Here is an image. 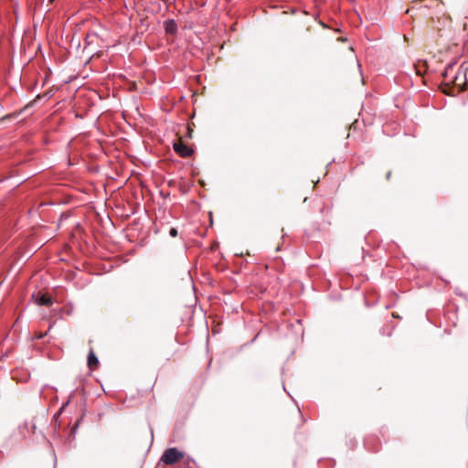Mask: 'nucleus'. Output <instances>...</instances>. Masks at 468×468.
Returning <instances> with one entry per match:
<instances>
[{
	"instance_id": "nucleus-4",
	"label": "nucleus",
	"mask_w": 468,
	"mask_h": 468,
	"mask_svg": "<svg viewBox=\"0 0 468 468\" xmlns=\"http://www.w3.org/2000/svg\"><path fill=\"white\" fill-rule=\"evenodd\" d=\"M87 364H88L89 368L91 371L96 370L99 367V364H100L99 359H98L97 356L95 355L92 348H90L89 351L88 357H87Z\"/></svg>"
},
{
	"instance_id": "nucleus-11",
	"label": "nucleus",
	"mask_w": 468,
	"mask_h": 468,
	"mask_svg": "<svg viewBox=\"0 0 468 468\" xmlns=\"http://www.w3.org/2000/svg\"><path fill=\"white\" fill-rule=\"evenodd\" d=\"M390 177H391V171H388V172L387 173V175H386V178H387V180H389V179H390Z\"/></svg>"
},
{
	"instance_id": "nucleus-2",
	"label": "nucleus",
	"mask_w": 468,
	"mask_h": 468,
	"mask_svg": "<svg viewBox=\"0 0 468 468\" xmlns=\"http://www.w3.org/2000/svg\"><path fill=\"white\" fill-rule=\"evenodd\" d=\"M184 456V452L177 448H168L164 452L161 461L166 465H172L183 459Z\"/></svg>"
},
{
	"instance_id": "nucleus-5",
	"label": "nucleus",
	"mask_w": 468,
	"mask_h": 468,
	"mask_svg": "<svg viewBox=\"0 0 468 468\" xmlns=\"http://www.w3.org/2000/svg\"><path fill=\"white\" fill-rule=\"evenodd\" d=\"M455 72L456 70L453 65H450L445 69L443 73V82L446 86H452V82H450L449 80H453Z\"/></svg>"
},
{
	"instance_id": "nucleus-6",
	"label": "nucleus",
	"mask_w": 468,
	"mask_h": 468,
	"mask_svg": "<svg viewBox=\"0 0 468 468\" xmlns=\"http://www.w3.org/2000/svg\"><path fill=\"white\" fill-rule=\"evenodd\" d=\"M164 27L167 34L173 35L177 31V25L174 19L165 20Z\"/></svg>"
},
{
	"instance_id": "nucleus-8",
	"label": "nucleus",
	"mask_w": 468,
	"mask_h": 468,
	"mask_svg": "<svg viewBox=\"0 0 468 468\" xmlns=\"http://www.w3.org/2000/svg\"><path fill=\"white\" fill-rule=\"evenodd\" d=\"M184 137L187 139H191L193 137V129L189 125L186 127V133Z\"/></svg>"
},
{
	"instance_id": "nucleus-9",
	"label": "nucleus",
	"mask_w": 468,
	"mask_h": 468,
	"mask_svg": "<svg viewBox=\"0 0 468 468\" xmlns=\"http://www.w3.org/2000/svg\"><path fill=\"white\" fill-rule=\"evenodd\" d=\"M169 235L173 238L177 236V229L176 228H171L169 230Z\"/></svg>"
},
{
	"instance_id": "nucleus-10",
	"label": "nucleus",
	"mask_w": 468,
	"mask_h": 468,
	"mask_svg": "<svg viewBox=\"0 0 468 468\" xmlns=\"http://www.w3.org/2000/svg\"><path fill=\"white\" fill-rule=\"evenodd\" d=\"M296 415H297V417H298V419H299L298 426H300V425H302V424H303V416H302V413H301L299 410L296 412Z\"/></svg>"
},
{
	"instance_id": "nucleus-1",
	"label": "nucleus",
	"mask_w": 468,
	"mask_h": 468,
	"mask_svg": "<svg viewBox=\"0 0 468 468\" xmlns=\"http://www.w3.org/2000/svg\"><path fill=\"white\" fill-rule=\"evenodd\" d=\"M453 77V80H449V81L452 82L451 89L452 90L450 93L460 92L461 90H463L466 84L465 72L461 69H458ZM443 92L449 93L445 90Z\"/></svg>"
},
{
	"instance_id": "nucleus-3",
	"label": "nucleus",
	"mask_w": 468,
	"mask_h": 468,
	"mask_svg": "<svg viewBox=\"0 0 468 468\" xmlns=\"http://www.w3.org/2000/svg\"><path fill=\"white\" fill-rule=\"evenodd\" d=\"M173 149L183 158L190 157L194 154V150L183 142L182 137L173 144Z\"/></svg>"
},
{
	"instance_id": "nucleus-12",
	"label": "nucleus",
	"mask_w": 468,
	"mask_h": 468,
	"mask_svg": "<svg viewBox=\"0 0 468 468\" xmlns=\"http://www.w3.org/2000/svg\"><path fill=\"white\" fill-rule=\"evenodd\" d=\"M49 2H53L54 0H48Z\"/></svg>"
},
{
	"instance_id": "nucleus-7",
	"label": "nucleus",
	"mask_w": 468,
	"mask_h": 468,
	"mask_svg": "<svg viewBox=\"0 0 468 468\" xmlns=\"http://www.w3.org/2000/svg\"><path fill=\"white\" fill-rule=\"evenodd\" d=\"M37 303L38 305H50L52 303V300L47 294H43L37 298Z\"/></svg>"
}]
</instances>
